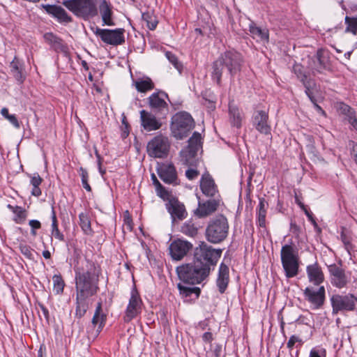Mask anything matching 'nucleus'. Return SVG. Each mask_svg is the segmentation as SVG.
<instances>
[{
    "instance_id": "obj_1",
    "label": "nucleus",
    "mask_w": 357,
    "mask_h": 357,
    "mask_svg": "<svg viewBox=\"0 0 357 357\" xmlns=\"http://www.w3.org/2000/svg\"><path fill=\"white\" fill-rule=\"evenodd\" d=\"M98 273L94 264L86 260L84 266L75 269L76 309L75 317L84 316L90 304V297L98 289Z\"/></svg>"
},
{
    "instance_id": "obj_2",
    "label": "nucleus",
    "mask_w": 357,
    "mask_h": 357,
    "mask_svg": "<svg viewBox=\"0 0 357 357\" xmlns=\"http://www.w3.org/2000/svg\"><path fill=\"white\" fill-rule=\"evenodd\" d=\"M211 268L207 264H203L195 259L193 263L184 264L176 268L180 280L184 283L191 284L202 282L208 277Z\"/></svg>"
},
{
    "instance_id": "obj_3",
    "label": "nucleus",
    "mask_w": 357,
    "mask_h": 357,
    "mask_svg": "<svg viewBox=\"0 0 357 357\" xmlns=\"http://www.w3.org/2000/svg\"><path fill=\"white\" fill-rule=\"evenodd\" d=\"M194 127V119L186 112H177L172 118L171 132L176 139H183L187 137Z\"/></svg>"
},
{
    "instance_id": "obj_4",
    "label": "nucleus",
    "mask_w": 357,
    "mask_h": 357,
    "mask_svg": "<svg viewBox=\"0 0 357 357\" xmlns=\"http://www.w3.org/2000/svg\"><path fill=\"white\" fill-rule=\"evenodd\" d=\"M229 232L227 219L222 215L212 218L206 229V238L211 243H219L223 241Z\"/></svg>"
},
{
    "instance_id": "obj_5",
    "label": "nucleus",
    "mask_w": 357,
    "mask_h": 357,
    "mask_svg": "<svg viewBox=\"0 0 357 357\" xmlns=\"http://www.w3.org/2000/svg\"><path fill=\"white\" fill-rule=\"evenodd\" d=\"M280 259L285 276L287 278L296 276L299 269V257L297 250L292 243L282 247Z\"/></svg>"
},
{
    "instance_id": "obj_6",
    "label": "nucleus",
    "mask_w": 357,
    "mask_h": 357,
    "mask_svg": "<svg viewBox=\"0 0 357 357\" xmlns=\"http://www.w3.org/2000/svg\"><path fill=\"white\" fill-rule=\"evenodd\" d=\"M63 4L76 16L85 20L98 15L96 0H67Z\"/></svg>"
},
{
    "instance_id": "obj_7",
    "label": "nucleus",
    "mask_w": 357,
    "mask_h": 357,
    "mask_svg": "<svg viewBox=\"0 0 357 357\" xmlns=\"http://www.w3.org/2000/svg\"><path fill=\"white\" fill-rule=\"evenodd\" d=\"M332 313L337 314L340 312H351L356 309L357 297L352 294H334L331 297Z\"/></svg>"
},
{
    "instance_id": "obj_8",
    "label": "nucleus",
    "mask_w": 357,
    "mask_h": 357,
    "mask_svg": "<svg viewBox=\"0 0 357 357\" xmlns=\"http://www.w3.org/2000/svg\"><path fill=\"white\" fill-rule=\"evenodd\" d=\"M222 254V250L213 248L204 243L197 248L195 251V259L203 264L211 266L216 264Z\"/></svg>"
},
{
    "instance_id": "obj_9",
    "label": "nucleus",
    "mask_w": 357,
    "mask_h": 357,
    "mask_svg": "<svg viewBox=\"0 0 357 357\" xmlns=\"http://www.w3.org/2000/svg\"><path fill=\"white\" fill-rule=\"evenodd\" d=\"M243 63V58L241 54L235 51H227L218 59V63L215 66H220L224 64L225 69L233 77L238 72L241 70Z\"/></svg>"
},
{
    "instance_id": "obj_10",
    "label": "nucleus",
    "mask_w": 357,
    "mask_h": 357,
    "mask_svg": "<svg viewBox=\"0 0 357 357\" xmlns=\"http://www.w3.org/2000/svg\"><path fill=\"white\" fill-rule=\"evenodd\" d=\"M169 148L170 142L168 137L158 135L149 142L146 149L149 156L162 158L168 155Z\"/></svg>"
},
{
    "instance_id": "obj_11",
    "label": "nucleus",
    "mask_w": 357,
    "mask_h": 357,
    "mask_svg": "<svg viewBox=\"0 0 357 357\" xmlns=\"http://www.w3.org/2000/svg\"><path fill=\"white\" fill-rule=\"evenodd\" d=\"M202 136L198 132H195L188 140V146L181 152L182 160L185 165H191L197 151L202 148Z\"/></svg>"
},
{
    "instance_id": "obj_12",
    "label": "nucleus",
    "mask_w": 357,
    "mask_h": 357,
    "mask_svg": "<svg viewBox=\"0 0 357 357\" xmlns=\"http://www.w3.org/2000/svg\"><path fill=\"white\" fill-rule=\"evenodd\" d=\"M96 36L100 37L101 40L109 45H118L124 43V30L123 29H102L98 27L93 31Z\"/></svg>"
},
{
    "instance_id": "obj_13",
    "label": "nucleus",
    "mask_w": 357,
    "mask_h": 357,
    "mask_svg": "<svg viewBox=\"0 0 357 357\" xmlns=\"http://www.w3.org/2000/svg\"><path fill=\"white\" fill-rule=\"evenodd\" d=\"M142 301L138 291L135 288H133L125 312L124 321L129 322L137 317L142 312Z\"/></svg>"
},
{
    "instance_id": "obj_14",
    "label": "nucleus",
    "mask_w": 357,
    "mask_h": 357,
    "mask_svg": "<svg viewBox=\"0 0 357 357\" xmlns=\"http://www.w3.org/2000/svg\"><path fill=\"white\" fill-rule=\"evenodd\" d=\"M192 248V244L187 241L176 239L169 247V254L174 260L182 259Z\"/></svg>"
},
{
    "instance_id": "obj_15",
    "label": "nucleus",
    "mask_w": 357,
    "mask_h": 357,
    "mask_svg": "<svg viewBox=\"0 0 357 357\" xmlns=\"http://www.w3.org/2000/svg\"><path fill=\"white\" fill-rule=\"evenodd\" d=\"M328 268L331 276V284L334 287L338 289H342L347 285L349 280L341 266L333 264L329 265Z\"/></svg>"
},
{
    "instance_id": "obj_16",
    "label": "nucleus",
    "mask_w": 357,
    "mask_h": 357,
    "mask_svg": "<svg viewBox=\"0 0 357 357\" xmlns=\"http://www.w3.org/2000/svg\"><path fill=\"white\" fill-rule=\"evenodd\" d=\"M303 294L305 300L312 305V309L317 310L324 305L325 301V288L324 286L319 287L317 291L307 287Z\"/></svg>"
},
{
    "instance_id": "obj_17",
    "label": "nucleus",
    "mask_w": 357,
    "mask_h": 357,
    "mask_svg": "<svg viewBox=\"0 0 357 357\" xmlns=\"http://www.w3.org/2000/svg\"><path fill=\"white\" fill-rule=\"evenodd\" d=\"M166 208L170 213L173 221L176 219L182 220L186 218L188 214L184 204L174 197L168 200L166 203Z\"/></svg>"
},
{
    "instance_id": "obj_18",
    "label": "nucleus",
    "mask_w": 357,
    "mask_h": 357,
    "mask_svg": "<svg viewBox=\"0 0 357 357\" xmlns=\"http://www.w3.org/2000/svg\"><path fill=\"white\" fill-rule=\"evenodd\" d=\"M268 113L262 110H257L252 115V124L255 129L264 135L271 134V126L268 123Z\"/></svg>"
},
{
    "instance_id": "obj_19",
    "label": "nucleus",
    "mask_w": 357,
    "mask_h": 357,
    "mask_svg": "<svg viewBox=\"0 0 357 357\" xmlns=\"http://www.w3.org/2000/svg\"><path fill=\"white\" fill-rule=\"evenodd\" d=\"M165 97L168 98V96L164 92H158L153 93L149 98L150 107L163 115H166L169 111Z\"/></svg>"
},
{
    "instance_id": "obj_20",
    "label": "nucleus",
    "mask_w": 357,
    "mask_h": 357,
    "mask_svg": "<svg viewBox=\"0 0 357 357\" xmlns=\"http://www.w3.org/2000/svg\"><path fill=\"white\" fill-rule=\"evenodd\" d=\"M140 121L143 128L148 131H154L160 129L162 123L154 114L144 109L140 111Z\"/></svg>"
},
{
    "instance_id": "obj_21",
    "label": "nucleus",
    "mask_w": 357,
    "mask_h": 357,
    "mask_svg": "<svg viewBox=\"0 0 357 357\" xmlns=\"http://www.w3.org/2000/svg\"><path fill=\"white\" fill-rule=\"evenodd\" d=\"M220 205V200L213 199L204 202H199L198 207L195 214L199 218H205L214 213Z\"/></svg>"
},
{
    "instance_id": "obj_22",
    "label": "nucleus",
    "mask_w": 357,
    "mask_h": 357,
    "mask_svg": "<svg viewBox=\"0 0 357 357\" xmlns=\"http://www.w3.org/2000/svg\"><path fill=\"white\" fill-rule=\"evenodd\" d=\"M106 317V314L102 311V303L99 302L91 321L92 326L94 328V330L91 332L92 336L96 337L99 335L105 324Z\"/></svg>"
},
{
    "instance_id": "obj_23",
    "label": "nucleus",
    "mask_w": 357,
    "mask_h": 357,
    "mask_svg": "<svg viewBox=\"0 0 357 357\" xmlns=\"http://www.w3.org/2000/svg\"><path fill=\"white\" fill-rule=\"evenodd\" d=\"M160 179L168 184H176L178 177L174 166L172 164H162L158 169Z\"/></svg>"
},
{
    "instance_id": "obj_24",
    "label": "nucleus",
    "mask_w": 357,
    "mask_h": 357,
    "mask_svg": "<svg viewBox=\"0 0 357 357\" xmlns=\"http://www.w3.org/2000/svg\"><path fill=\"white\" fill-rule=\"evenodd\" d=\"M112 5L109 1L107 0L99 1L98 12L100 13L103 25L114 26L115 24L112 18Z\"/></svg>"
},
{
    "instance_id": "obj_25",
    "label": "nucleus",
    "mask_w": 357,
    "mask_h": 357,
    "mask_svg": "<svg viewBox=\"0 0 357 357\" xmlns=\"http://www.w3.org/2000/svg\"><path fill=\"white\" fill-rule=\"evenodd\" d=\"M200 188L203 194L207 197H214L218 194V187L208 174L202 175L200 181Z\"/></svg>"
},
{
    "instance_id": "obj_26",
    "label": "nucleus",
    "mask_w": 357,
    "mask_h": 357,
    "mask_svg": "<svg viewBox=\"0 0 357 357\" xmlns=\"http://www.w3.org/2000/svg\"><path fill=\"white\" fill-rule=\"evenodd\" d=\"M324 52L321 49H319L314 56L309 59L308 67L312 70H316L321 73L327 68V59L324 56Z\"/></svg>"
},
{
    "instance_id": "obj_27",
    "label": "nucleus",
    "mask_w": 357,
    "mask_h": 357,
    "mask_svg": "<svg viewBox=\"0 0 357 357\" xmlns=\"http://www.w3.org/2000/svg\"><path fill=\"white\" fill-rule=\"evenodd\" d=\"M229 281V267L224 263L220 265L216 284L220 293L223 294L227 288Z\"/></svg>"
},
{
    "instance_id": "obj_28",
    "label": "nucleus",
    "mask_w": 357,
    "mask_h": 357,
    "mask_svg": "<svg viewBox=\"0 0 357 357\" xmlns=\"http://www.w3.org/2000/svg\"><path fill=\"white\" fill-rule=\"evenodd\" d=\"M294 71L298 79L303 82L305 88V93L310 99L314 100V96L312 95V89L314 85L313 81L307 79L306 75L303 73V67L301 65L295 64L294 66Z\"/></svg>"
},
{
    "instance_id": "obj_29",
    "label": "nucleus",
    "mask_w": 357,
    "mask_h": 357,
    "mask_svg": "<svg viewBox=\"0 0 357 357\" xmlns=\"http://www.w3.org/2000/svg\"><path fill=\"white\" fill-rule=\"evenodd\" d=\"M306 271L309 281L314 285H319L324 282V273L317 264L307 266Z\"/></svg>"
},
{
    "instance_id": "obj_30",
    "label": "nucleus",
    "mask_w": 357,
    "mask_h": 357,
    "mask_svg": "<svg viewBox=\"0 0 357 357\" xmlns=\"http://www.w3.org/2000/svg\"><path fill=\"white\" fill-rule=\"evenodd\" d=\"M43 7L47 13L56 17L60 22L68 23L72 20L66 11L61 6L55 5H43Z\"/></svg>"
},
{
    "instance_id": "obj_31",
    "label": "nucleus",
    "mask_w": 357,
    "mask_h": 357,
    "mask_svg": "<svg viewBox=\"0 0 357 357\" xmlns=\"http://www.w3.org/2000/svg\"><path fill=\"white\" fill-rule=\"evenodd\" d=\"M10 72L15 79L20 83H22L26 76L22 61L15 56L10 62Z\"/></svg>"
},
{
    "instance_id": "obj_32",
    "label": "nucleus",
    "mask_w": 357,
    "mask_h": 357,
    "mask_svg": "<svg viewBox=\"0 0 357 357\" xmlns=\"http://www.w3.org/2000/svg\"><path fill=\"white\" fill-rule=\"evenodd\" d=\"M249 31L252 37L257 40L268 43L269 38L268 30L257 26L254 23L249 26Z\"/></svg>"
},
{
    "instance_id": "obj_33",
    "label": "nucleus",
    "mask_w": 357,
    "mask_h": 357,
    "mask_svg": "<svg viewBox=\"0 0 357 357\" xmlns=\"http://www.w3.org/2000/svg\"><path fill=\"white\" fill-rule=\"evenodd\" d=\"M229 115L231 126L238 128H241L243 119L242 114L238 107L233 102L229 104Z\"/></svg>"
},
{
    "instance_id": "obj_34",
    "label": "nucleus",
    "mask_w": 357,
    "mask_h": 357,
    "mask_svg": "<svg viewBox=\"0 0 357 357\" xmlns=\"http://www.w3.org/2000/svg\"><path fill=\"white\" fill-rule=\"evenodd\" d=\"M44 39L47 43L50 44L56 51L67 52V46L63 43V40L52 33H45L44 35Z\"/></svg>"
},
{
    "instance_id": "obj_35",
    "label": "nucleus",
    "mask_w": 357,
    "mask_h": 357,
    "mask_svg": "<svg viewBox=\"0 0 357 357\" xmlns=\"http://www.w3.org/2000/svg\"><path fill=\"white\" fill-rule=\"evenodd\" d=\"M339 112L346 116L347 120L352 126L354 129L357 130V119L354 110L349 105L340 103L337 107Z\"/></svg>"
},
{
    "instance_id": "obj_36",
    "label": "nucleus",
    "mask_w": 357,
    "mask_h": 357,
    "mask_svg": "<svg viewBox=\"0 0 357 357\" xmlns=\"http://www.w3.org/2000/svg\"><path fill=\"white\" fill-rule=\"evenodd\" d=\"M268 204L264 198H259V205L257 208V224L261 227L266 226V215Z\"/></svg>"
},
{
    "instance_id": "obj_37",
    "label": "nucleus",
    "mask_w": 357,
    "mask_h": 357,
    "mask_svg": "<svg viewBox=\"0 0 357 357\" xmlns=\"http://www.w3.org/2000/svg\"><path fill=\"white\" fill-rule=\"evenodd\" d=\"M51 234L52 237L55 238L56 239H58L60 241H64V236L63 234L59 231L58 227V221L56 216V213L52 208V231Z\"/></svg>"
},
{
    "instance_id": "obj_38",
    "label": "nucleus",
    "mask_w": 357,
    "mask_h": 357,
    "mask_svg": "<svg viewBox=\"0 0 357 357\" xmlns=\"http://www.w3.org/2000/svg\"><path fill=\"white\" fill-rule=\"evenodd\" d=\"M135 87L139 92L145 93L153 89V83L150 78L140 79L135 82Z\"/></svg>"
},
{
    "instance_id": "obj_39",
    "label": "nucleus",
    "mask_w": 357,
    "mask_h": 357,
    "mask_svg": "<svg viewBox=\"0 0 357 357\" xmlns=\"http://www.w3.org/2000/svg\"><path fill=\"white\" fill-rule=\"evenodd\" d=\"M181 232L188 236L195 237L198 233V229L192 221L185 222L181 229Z\"/></svg>"
},
{
    "instance_id": "obj_40",
    "label": "nucleus",
    "mask_w": 357,
    "mask_h": 357,
    "mask_svg": "<svg viewBox=\"0 0 357 357\" xmlns=\"http://www.w3.org/2000/svg\"><path fill=\"white\" fill-rule=\"evenodd\" d=\"M178 289L179 290L180 294L182 295L183 297L190 296L192 294H195L197 296H198L200 292L199 288L188 287L181 283L178 284Z\"/></svg>"
},
{
    "instance_id": "obj_41",
    "label": "nucleus",
    "mask_w": 357,
    "mask_h": 357,
    "mask_svg": "<svg viewBox=\"0 0 357 357\" xmlns=\"http://www.w3.org/2000/svg\"><path fill=\"white\" fill-rule=\"evenodd\" d=\"M79 225L84 232L89 234L91 232V221L88 215L85 213H81L79 215Z\"/></svg>"
},
{
    "instance_id": "obj_42",
    "label": "nucleus",
    "mask_w": 357,
    "mask_h": 357,
    "mask_svg": "<svg viewBox=\"0 0 357 357\" xmlns=\"http://www.w3.org/2000/svg\"><path fill=\"white\" fill-rule=\"evenodd\" d=\"M142 20L146 22L147 26L151 30L155 29L158 23L156 16L150 12L144 13Z\"/></svg>"
},
{
    "instance_id": "obj_43",
    "label": "nucleus",
    "mask_w": 357,
    "mask_h": 357,
    "mask_svg": "<svg viewBox=\"0 0 357 357\" xmlns=\"http://www.w3.org/2000/svg\"><path fill=\"white\" fill-rule=\"evenodd\" d=\"M218 63V59L215 60L213 63V71H212V78L214 80H216V82L218 84H220L221 82V77L222 75V71L225 68L223 63L220 66H215L216 63Z\"/></svg>"
},
{
    "instance_id": "obj_44",
    "label": "nucleus",
    "mask_w": 357,
    "mask_h": 357,
    "mask_svg": "<svg viewBox=\"0 0 357 357\" xmlns=\"http://www.w3.org/2000/svg\"><path fill=\"white\" fill-rule=\"evenodd\" d=\"M53 289L57 294H61L64 288V281L60 275H54L52 278Z\"/></svg>"
},
{
    "instance_id": "obj_45",
    "label": "nucleus",
    "mask_w": 357,
    "mask_h": 357,
    "mask_svg": "<svg viewBox=\"0 0 357 357\" xmlns=\"http://www.w3.org/2000/svg\"><path fill=\"white\" fill-rule=\"evenodd\" d=\"M8 207L10 208L13 212L16 215V218L15 221L17 223L22 222L26 218V212L20 206H12L11 205H8Z\"/></svg>"
},
{
    "instance_id": "obj_46",
    "label": "nucleus",
    "mask_w": 357,
    "mask_h": 357,
    "mask_svg": "<svg viewBox=\"0 0 357 357\" xmlns=\"http://www.w3.org/2000/svg\"><path fill=\"white\" fill-rule=\"evenodd\" d=\"M345 23L347 24L346 32H351L356 35L357 33V18H352L347 16L345 17Z\"/></svg>"
},
{
    "instance_id": "obj_47",
    "label": "nucleus",
    "mask_w": 357,
    "mask_h": 357,
    "mask_svg": "<svg viewBox=\"0 0 357 357\" xmlns=\"http://www.w3.org/2000/svg\"><path fill=\"white\" fill-rule=\"evenodd\" d=\"M79 172H80V176H81V178H82V183L84 188L86 190L91 192V188L88 183L89 174H88L87 171L85 169H84L83 167H80Z\"/></svg>"
},
{
    "instance_id": "obj_48",
    "label": "nucleus",
    "mask_w": 357,
    "mask_h": 357,
    "mask_svg": "<svg viewBox=\"0 0 357 357\" xmlns=\"http://www.w3.org/2000/svg\"><path fill=\"white\" fill-rule=\"evenodd\" d=\"M153 183L155 187L157 194L160 197H164L165 195H166L167 193L165 190V189L163 188V186L161 185V183L158 181L155 174H152L151 176Z\"/></svg>"
},
{
    "instance_id": "obj_49",
    "label": "nucleus",
    "mask_w": 357,
    "mask_h": 357,
    "mask_svg": "<svg viewBox=\"0 0 357 357\" xmlns=\"http://www.w3.org/2000/svg\"><path fill=\"white\" fill-rule=\"evenodd\" d=\"M167 59L169 61L170 63L173 64L174 68L181 72L182 69L181 63L178 61L177 57L172 52H167L165 54Z\"/></svg>"
},
{
    "instance_id": "obj_50",
    "label": "nucleus",
    "mask_w": 357,
    "mask_h": 357,
    "mask_svg": "<svg viewBox=\"0 0 357 357\" xmlns=\"http://www.w3.org/2000/svg\"><path fill=\"white\" fill-rule=\"evenodd\" d=\"M340 238L344 245L345 249L347 250L348 252H349L350 250H352L351 237L347 236L345 233L342 232L340 235Z\"/></svg>"
},
{
    "instance_id": "obj_51",
    "label": "nucleus",
    "mask_w": 357,
    "mask_h": 357,
    "mask_svg": "<svg viewBox=\"0 0 357 357\" xmlns=\"http://www.w3.org/2000/svg\"><path fill=\"white\" fill-rule=\"evenodd\" d=\"M326 353L325 349H312L310 352L309 357H326Z\"/></svg>"
},
{
    "instance_id": "obj_52",
    "label": "nucleus",
    "mask_w": 357,
    "mask_h": 357,
    "mask_svg": "<svg viewBox=\"0 0 357 357\" xmlns=\"http://www.w3.org/2000/svg\"><path fill=\"white\" fill-rule=\"evenodd\" d=\"M42 178L39 176L38 174H33L31 176V184L33 185V187H37L39 186L42 183Z\"/></svg>"
},
{
    "instance_id": "obj_53",
    "label": "nucleus",
    "mask_w": 357,
    "mask_h": 357,
    "mask_svg": "<svg viewBox=\"0 0 357 357\" xmlns=\"http://www.w3.org/2000/svg\"><path fill=\"white\" fill-rule=\"evenodd\" d=\"M199 175V172L195 169H188L185 172V176L189 180L196 178Z\"/></svg>"
},
{
    "instance_id": "obj_54",
    "label": "nucleus",
    "mask_w": 357,
    "mask_h": 357,
    "mask_svg": "<svg viewBox=\"0 0 357 357\" xmlns=\"http://www.w3.org/2000/svg\"><path fill=\"white\" fill-rule=\"evenodd\" d=\"M301 342V340L298 337H297L296 335H291L290 337L289 341L287 342V346L289 349H291L294 347L296 342Z\"/></svg>"
},
{
    "instance_id": "obj_55",
    "label": "nucleus",
    "mask_w": 357,
    "mask_h": 357,
    "mask_svg": "<svg viewBox=\"0 0 357 357\" xmlns=\"http://www.w3.org/2000/svg\"><path fill=\"white\" fill-rule=\"evenodd\" d=\"M8 121H9V122L13 125V126L16 128H20V123H19V121L17 119V118L15 117V115L13 114H10L9 116H7V119H6Z\"/></svg>"
},
{
    "instance_id": "obj_56",
    "label": "nucleus",
    "mask_w": 357,
    "mask_h": 357,
    "mask_svg": "<svg viewBox=\"0 0 357 357\" xmlns=\"http://www.w3.org/2000/svg\"><path fill=\"white\" fill-rule=\"evenodd\" d=\"M29 226L31 227V229H38L41 227L40 222L37 220H31L29 222Z\"/></svg>"
},
{
    "instance_id": "obj_57",
    "label": "nucleus",
    "mask_w": 357,
    "mask_h": 357,
    "mask_svg": "<svg viewBox=\"0 0 357 357\" xmlns=\"http://www.w3.org/2000/svg\"><path fill=\"white\" fill-rule=\"evenodd\" d=\"M21 252L23 255H24L26 257H30L31 255V250L26 245H21L20 246Z\"/></svg>"
},
{
    "instance_id": "obj_58",
    "label": "nucleus",
    "mask_w": 357,
    "mask_h": 357,
    "mask_svg": "<svg viewBox=\"0 0 357 357\" xmlns=\"http://www.w3.org/2000/svg\"><path fill=\"white\" fill-rule=\"evenodd\" d=\"M202 339L204 342H211L213 340V335L210 332H206L202 335Z\"/></svg>"
},
{
    "instance_id": "obj_59",
    "label": "nucleus",
    "mask_w": 357,
    "mask_h": 357,
    "mask_svg": "<svg viewBox=\"0 0 357 357\" xmlns=\"http://www.w3.org/2000/svg\"><path fill=\"white\" fill-rule=\"evenodd\" d=\"M311 100V102L314 104V107L315 109H317V111L322 114H325V112L322 109V108L317 104V100L316 99L314 98V100H312V99H310Z\"/></svg>"
},
{
    "instance_id": "obj_60",
    "label": "nucleus",
    "mask_w": 357,
    "mask_h": 357,
    "mask_svg": "<svg viewBox=\"0 0 357 357\" xmlns=\"http://www.w3.org/2000/svg\"><path fill=\"white\" fill-rule=\"evenodd\" d=\"M31 195L35 197H39L41 195V190L39 188V186L33 187Z\"/></svg>"
},
{
    "instance_id": "obj_61",
    "label": "nucleus",
    "mask_w": 357,
    "mask_h": 357,
    "mask_svg": "<svg viewBox=\"0 0 357 357\" xmlns=\"http://www.w3.org/2000/svg\"><path fill=\"white\" fill-rule=\"evenodd\" d=\"M1 114L6 119H7V116L10 115L8 113V109L6 107L1 109Z\"/></svg>"
},
{
    "instance_id": "obj_62",
    "label": "nucleus",
    "mask_w": 357,
    "mask_h": 357,
    "mask_svg": "<svg viewBox=\"0 0 357 357\" xmlns=\"http://www.w3.org/2000/svg\"><path fill=\"white\" fill-rule=\"evenodd\" d=\"M214 354H215V357H219L220 356V354H221V347L220 346L216 347V348L214 350Z\"/></svg>"
},
{
    "instance_id": "obj_63",
    "label": "nucleus",
    "mask_w": 357,
    "mask_h": 357,
    "mask_svg": "<svg viewBox=\"0 0 357 357\" xmlns=\"http://www.w3.org/2000/svg\"><path fill=\"white\" fill-rule=\"evenodd\" d=\"M43 256L45 258V259H50L51 257V253L49 250H44L43 252Z\"/></svg>"
},
{
    "instance_id": "obj_64",
    "label": "nucleus",
    "mask_w": 357,
    "mask_h": 357,
    "mask_svg": "<svg viewBox=\"0 0 357 357\" xmlns=\"http://www.w3.org/2000/svg\"><path fill=\"white\" fill-rule=\"evenodd\" d=\"M296 322H298V324H306L305 322V320H304V317H302V316H300L296 320Z\"/></svg>"
}]
</instances>
